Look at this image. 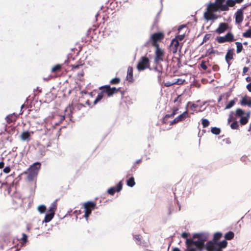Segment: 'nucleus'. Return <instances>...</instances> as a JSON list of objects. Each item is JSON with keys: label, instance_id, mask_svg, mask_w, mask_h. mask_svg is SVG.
<instances>
[{"label": "nucleus", "instance_id": "1", "mask_svg": "<svg viewBox=\"0 0 251 251\" xmlns=\"http://www.w3.org/2000/svg\"><path fill=\"white\" fill-rule=\"evenodd\" d=\"M208 238L206 233H196L193 235L192 238L187 239L185 242V251H203L205 248V242Z\"/></svg>", "mask_w": 251, "mask_h": 251}, {"label": "nucleus", "instance_id": "2", "mask_svg": "<svg viewBox=\"0 0 251 251\" xmlns=\"http://www.w3.org/2000/svg\"><path fill=\"white\" fill-rule=\"evenodd\" d=\"M41 166L40 163L35 162L29 167L27 170V172L25 173L27 174V178L29 181H33L37 177Z\"/></svg>", "mask_w": 251, "mask_h": 251}, {"label": "nucleus", "instance_id": "3", "mask_svg": "<svg viewBox=\"0 0 251 251\" xmlns=\"http://www.w3.org/2000/svg\"><path fill=\"white\" fill-rule=\"evenodd\" d=\"M165 34L163 32H158L152 34L147 44H151L154 48L159 47V43L164 38Z\"/></svg>", "mask_w": 251, "mask_h": 251}, {"label": "nucleus", "instance_id": "4", "mask_svg": "<svg viewBox=\"0 0 251 251\" xmlns=\"http://www.w3.org/2000/svg\"><path fill=\"white\" fill-rule=\"evenodd\" d=\"M235 115L236 117H240L239 123L241 126L246 125L250 117V113H245V111L241 108H237L235 111Z\"/></svg>", "mask_w": 251, "mask_h": 251}, {"label": "nucleus", "instance_id": "5", "mask_svg": "<svg viewBox=\"0 0 251 251\" xmlns=\"http://www.w3.org/2000/svg\"><path fill=\"white\" fill-rule=\"evenodd\" d=\"M120 88H116V87H111L109 85H105L102 86L99 88L101 90L100 92L104 95L105 94L108 97H111L114 94H116L119 91Z\"/></svg>", "mask_w": 251, "mask_h": 251}, {"label": "nucleus", "instance_id": "6", "mask_svg": "<svg viewBox=\"0 0 251 251\" xmlns=\"http://www.w3.org/2000/svg\"><path fill=\"white\" fill-rule=\"evenodd\" d=\"M84 208V217L87 219L91 215L92 211L97 208L96 203L94 201H88L83 204Z\"/></svg>", "mask_w": 251, "mask_h": 251}, {"label": "nucleus", "instance_id": "7", "mask_svg": "<svg viewBox=\"0 0 251 251\" xmlns=\"http://www.w3.org/2000/svg\"><path fill=\"white\" fill-rule=\"evenodd\" d=\"M216 41L219 44L225 42H232L235 41L233 34L231 32H227L224 36H217Z\"/></svg>", "mask_w": 251, "mask_h": 251}, {"label": "nucleus", "instance_id": "8", "mask_svg": "<svg viewBox=\"0 0 251 251\" xmlns=\"http://www.w3.org/2000/svg\"><path fill=\"white\" fill-rule=\"evenodd\" d=\"M150 60L147 56H143L139 61L137 68L139 71H143L150 67Z\"/></svg>", "mask_w": 251, "mask_h": 251}, {"label": "nucleus", "instance_id": "9", "mask_svg": "<svg viewBox=\"0 0 251 251\" xmlns=\"http://www.w3.org/2000/svg\"><path fill=\"white\" fill-rule=\"evenodd\" d=\"M189 117V114L187 111H185L180 115L177 116L173 121L170 122V125L172 126L180 122L184 121L187 118Z\"/></svg>", "mask_w": 251, "mask_h": 251}, {"label": "nucleus", "instance_id": "10", "mask_svg": "<svg viewBox=\"0 0 251 251\" xmlns=\"http://www.w3.org/2000/svg\"><path fill=\"white\" fill-rule=\"evenodd\" d=\"M155 56L154 58V61L155 62H159L163 61V58L164 56V51L159 48V47L158 48H155Z\"/></svg>", "mask_w": 251, "mask_h": 251}, {"label": "nucleus", "instance_id": "11", "mask_svg": "<svg viewBox=\"0 0 251 251\" xmlns=\"http://www.w3.org/2000/svg\"><path fill=\"white\" fill-rule=\"evenodd\" d=\"M245 7L238 9L235 14V22L237 24L241 23L244 19L243 9Z\"/></svg>", "mask_w": 251, "mask_h": 251}, {"label": "nucleus", "instance_id": "12", "mask_svg": "<svg viewBox=\"0 0 251 251\" xmlns=\"http://www.w3.org/2000/svg\"><path fill=\"white\" fill-rule=\"evenodd\" d=\"M179 47L178 40L176 39H173L170 45V50L174 54L177 52L178 48Z\"/></svg>", "mask_w": 251, "mask_h": 251}, {"label": "nucleus", "instance_id": "13", "mask_svg": "<svg viewBox=\"0 0 251 251\" xmlns=\"http://www.w3.org/2000/svg\"><path fill=\"white\" fill-rule=\"evenodd\" d=\"M123 184L122 181H120L116 187H111L108 190V193L111 195H113L115 192H119L122 189Z\"/></svg>", "mask_w": 251, "mask_h": 251}, {"label": "nucleus", "instance_id": "14", "mask_svg": "<svg viewBox=\"0 0 251 251\" xmlns=\"http://www.w3.org/2000/svg\"><path fill=\"white\" fill-rule=\"evenodd\" d=\"M233 55H234V49H228L227 51L226 54L225 59L229 66L231 65L230 60L233 59Z\"/></svg>", "mask_w": 251, "mask_h": 251}, {"label": "nucleus", "instance_id": "15", "mask_svg": "<svg viewBox=\"0 0 251 251\" xmlns=\"http://www.w3.org/2000/svg\"><path fill=\"white\" fill-rule=\"evenodd\" d=\"M215 243L216 242L212 241H208L205 245V248L207 251H217V247Z\"/></svg>", "mask_w": 251, "mask_h": 251}, {"label": "nucleus", "instance_id": "16", "mask_svg": "<svg viewBox=\"0 0 251 251\" xmlns=\"http://www.w3.org/2000/svg\"><path fill=\"white\" fill-rule=\"evenodd\" d=\"M228 29V24L226 23H220L218 27L215 30L218 34H222L225 32Z\"/></svg>", "mask_w": 251, "mask_h": 251}, {"label": "nucleus", "instance_id": "17", "mask_svg": "<svg viewBox=\"0 0 251 251\" xmlns=\"http://www.w3.org/2000/svg\"><path fill=\"white\" fill-rule=\"evenodd\" d=\"M182 102V99L181 98V95L178 96L174 100V102H177V106L174 107L173 108L172 113L174 114V115H176L178 113V111L179 110L178 107L180 106V104Z\"/></svg>", "mask_w": 251, "mask_h": 251}, {"label": "nucleus", "instance_id": "18", "mask_svg": "<svg viewBox=\"0 0 251 251\" xmlns=\"http://www.w3.org/2000/svg\"><path fill=\"white\" fill-rule=\"evenodd\" d=\"M217 247V251H223L222 249L226 248L227 245V242L226 240H224L221 242H216Z\"/></svg>", "mask_w": 251, "mask_h": 251}, {"label": "nucleus", "instance_id": "19", "mask_svg": "<svg viewBox=\"0 0 251 251\" xmlns=\"http://www.w3.org/2000/svg\"><path fill=\"white\" fill-rule=\"evenodd\" d=\"M17 115L15 113H13L7 115L5 118V120L7 124H10L12 123L15 122L17 120Z\"/></svg>", "mask_w": 251, "mask_h": 251}, {"label": "nucleus", "instance_id": "20", "mask_svg": "<svg viewBox=\"0 0 251 251\" xmlns=\"http://www.w3.org/2000/svg\"><path fill=\"white\" fill-rule=\"evenodd\" d=\"M62 65L57 64L52 67L51 72L55 75L54 77H56V75L62 71Z\"/></svg>", "mask_w": 251, "mask_h": 251}, {"label": "nucleus", "instance_id": "21", "mask_svg": "<svg viewBox=\"0 0 251 251\" xmlns=\"http://www.w3.org/2000/svg\"><path fill=\"white\" fill-rule=\"evenodd\" d=\"M240 103L243 106L248 105L249 107H251V100L250 98L246 96L242 98Z\"/></svg>", "mask_w": 251, "mask_h": 251}, {"label": "nucleus", "instance_id": "22", "mask_svg": "<svg viewBox=\"0 0 251 251\" xmlns=\"http://www.w3.org/2000/svg\"><path fill=\"white\" fill-rule=\"evenodd\" d=\"M126 79L129 82L133 81V68L129 66L127 68Z\"/></svg>", "mask_w": 251, "mask_h": 251}, {"label": "nucleus", "instance_id": "23", "mask_svg": "<svg viewBox=\"0 0 251 251\" xmlns=\"http://www.w3.org/2000/svg\"><path fill=\"white\" fill-rule=\"evenodd\" d=\"M204 16L207 20H210L214 18V14L213 12L207 10L204 14Z\"/></svg>", "mask_w": 251, "mask_h": 251}, {"label": "nucleus", "instance_id": "24", "mask_svg": "<svg viewBox=\"0 0 251 251\" xmlns=\"http://www.w3.org/2000/svg\"><path fill=\"white\" fill-rule=\"evenodd\" d=\"M207 10L213 12L218 10V7L215 2L210 3V4L208 6Z\"/></svg>", "mask_w": 251, "mask_h": 251}, {"label": "nucleus", "instance_id": "25", "mask_svg": "<svg viewBox=\"0 0 251 251\" xmlns=\"http://www.w3.org/2000/svg\"><path fill=\"white\" fill-rule=\"evenodd\" d=\"M134 239L136 241V244L144 246V247H147L148 246L146 245H145L143 243H142L141 242V236L140 235H134Z\"/></svg>", "mask_w": 251, "mask_h": 251}, {"label": "nucleus", "instance_id": "26", "mask_svg": "<svg viewBox=\"0 0 251 251\" xmlns=\"http://www.w3.org/2000/svg\"><path fill=\"white\" fill-rule=\"evenodd\" d=\"M30 136V134L28 131H24L21 135V139L23 141H25L29 139Z\"/></svg>", "mask_w": 251, "mask_h": 251}, {"label": "nucleus", "instance_id": "27", "mask_svg": "<svg viewBox=\"0 0 251 251\" xmlns=\"http://www.w3.org/2000/svg\"><path fill=\"white\" fill-rule=\"evenodd\" d=\"M57 208V202L56 201H54L51 203L50 206L49 208V211L50 213H53V214H55V212Z\"/></svg>", "mask_w": 251, "mask_h": 251}, {"label": "nucleus", "instance_id": "28", "mask_svg": "<svg viewBox=\"0 0 251 251\" xmlns=\"http://www.w3.org/2000/svg\"><path fill=\"white\" fill-rule=\"evenodd\" d=\"M222 237V233L220 232H216L214 234L213 238V242H217Z\"/></svg>", "mask_w": 251, "mask_h": 251}, {"label": "nucleus", "instance_id": "29", "mask_svg": "<svg viewBox=\"0 0 251 251\" xmlns=\"http://www.w3.org/2000/svg\"><path fill=\"white\" fill-rule=\"evenodd\" d=\"M54 215V214H53V213H50H50L46 214L45 217L44 221L46 223L49 222L53 218Z\"/></svg>", "mask_w": 251, "mask_h": 251}, {"label": "nucleus", "instance_id": "30", "mask_svg": "<svg viewBox=\"0 0 251 251\" xmlns=\"http://www.w3.org/2000/svg\"><path fill=\"white\" fill-rule=\"evenodd\" d=\"M236 45V53H240L243 50L242 44L239 42H235Z\"/></svg>", "mask_w": 251, "mask_h": 251}, {"label": "nucleus", "instance_id": "31", "mask_svg": "<svg viewBox=\"0 0 251 251\" xmlns=\"http://www.w3.org/2000/svg\"><path fill=\"white\" fill-rule=\"evenodd\" d=\"M73 109L72 105H68L65 110V115L70 116L72 114Z\"/></svg>", "mask_w": 251, "mask_h": 251}, {"label": "nucleus", "instance_id": "32", "mask_svg": "<svg viewBox=\"0 0 251 251\" xmlns=\"http://www.w3.org/2000/svg\"><path fill=\"white\" fill-rule=\"evenodd\" d=\"M103 97V95L101 93H99L96 97V99L93 102L94 105H96L97 104L99 101H100L102 99Z\"/></svg>", "mask_w": 251, "mask_h": 251}, {"label": "nucleus", "instance_id": "33", "mask_svg": "<svg viewBox=\"0 0 251 251\" xmlns=\"http://www.w3.org/2000/svg\"><path fill=\"white\" fill-rule=\"evenodd\" d=\"M234 236V234L232 231H229L227 232L225 235V238L226 240H231L233 238Z\"/></svg>", "mask_w": 251, "mask_h": 251}, {"label": "nucleus", "instance_id": "34", "mask_svg": "<svg viewBox=\"0 0 251 251\" xmlns=\"http://www.w3.org/2000/svg\"><path fill=\"white\" fill-rule=\"evenodd\" d=\"M126 184L129 187H133L135 184L134 177L131 176L128 179H127Z\"/></svg>", "mask_w": 251, "mask_h": 251}, {"label": "nucleus", "instance_id": "35", "mask_svg": "<svg viewBox=\"0 0 251 251\" xmlns=\"http://www.w3.org/2000/svg\"><path fill=\"white\" fill-rule=\"evenodd\" d=\"M243 36L245 38L251 37V26L246 32L243 33Z\"/></svg>", "mask_w": 251, "mask_h": 251}, {"label": "nucleus", "instance_id": "36", "mask_svg": "<svg viewBox=\"0 0 251 251\" xmlns=\"http://www.w3.org/2000/svg\"><path fill=\"white\" fill-rule=\"evenodd\" d=\"M211 131L214 134L219 135L221 132V130L219 128L213 127L211 128Z\"/></svg>", "mask_w": 251, "mask_h": 251}, {"label": "nucleus", "instance_id": "37", "mask_svg": "<svg viewBox=\"0 0 251 251\" xmlns=\"http://www.w3.org/2000/svg\"><path fill=\"white\" fill-rule=\"evenodd\" d=\"M230 127L232 129H239V125L237 121H234L231 125Z\"/></svg>", "mask_w": 251, "mask_h": 251}, {"label": "nucleus", "instance_id": "38", "mask_svg": "<svg viewBox=\"0 0 251 251\" xmlns=\"http://www.w3.org/2000/svg\"><path fill=\"white\" fill-rule=\"evenodd\" d=\"M121 79L119 77H115L111 79L110 81V83L112 85H115L119 84L120 82Z\"/></svg>", "mask_w": 251, "mask_h": 251}, {"label": "nucleus", "instance_id": "39", "mask_svg": "<svg viewBox=\"0 0 251 251\" xmlns=\"http://www.w3.org/2000/svg\"><path fill=\"white\" fill-rule=\"evenodd\" d=\"M184 81V80H182L181 79H177L176 81H175V82L172 83H170V84H167V85H166L167 86H171L173 84H182L183 83Z\"/></svg>", "mask_w": 251, "mask_h": 251}, {"label": "nucleus", "instance_id": "40", "mask_svg": "<svg viewBox=\"0 0 251 251\" xmlns=\"http://www.w3.org/2000/svg\"><path fill=\"white\" fill-rule=\"evenodd\" d=\"M209 122L206 119H202L201 120V124L203 127H206L209 125Z\"/></svg>", "mask_w": 251, "mask_h": 251}, {"label": "nucleus", "instance_id": "41", "mask_svg": "<svg viewBox=\"0 0 251 251\" xmlns=\"http://www.w3.org/2000/svg\"><path fill=\"white\" fill-rule=\"evenodd\" d=\"M220 9L221 11H227L229 8L227 4H222L220 6L218 7V10Z\"/></svg>", "mask_w": 251, "mask_h": 251}, {"label": "nucleus", "instance_id": "42", "mask_svg": "<svg viewBox=\"0 0 251 251\" xmlns=\"http://www.w3.org/2000/svg\"><path fill=\"white\" fill-rule=\"evenodd\" d=\"M235 1L234 0H227L226 1V4L228 7H233L235 5Z\"/></svg>", "mask_w": 251, "mask_h": 251}, {"label": "nucleus", "instance_id": "43", "mask_svg": "<svg viewBox=\"0 0 251 251\" xmlns=\"http://www.w3.org/2000/svg\"><path fill=\"white\" fill-rule=\"evenodd\" d=\"M235 101L234 100H230L228 104L226 105V109H229L231 108L234 104H235Z\"/></svg>", "mask_w": 251, "mask_h": 251}, {"label": "nucleus", "instance_id": "44", "mask_svg": "<svg viewBox=\"0 0 251 251\" xmlns=\"http://www.w3.org/2000/svg\"><path fill=\"white\" fill-rule=\"evenodd\" d=\"M38 210L40 213H43L45 212L46 207L44 205H41L38 206Z\"/></svg>", "mask_w": 251, "mask_h": 251}, {"label": "nucleus", "instance_id": "45", "mask_svg": "<svg viewBox=\"0 0 251 251\" xmlns=\"http://www.w3.org/2000/svg\"><path fill=\"white\" fill-rule=\"evenodd\" d=\"M21 240L24 243H26L27 242V236L25 233H23Z\"/></svg>", "mask_w": 251, "mask_h": 251}, {"label": "nucleus", "instance_id": "46", "mask_svg": "<svg viewBox=\"0 0 251 251\" xmlns=\"http://www.w3.org/2000/svg\"><path fill=\"white\" fill-rule=\"evenodd\" d=\"M211 37V35L210 34H206L203 37V43L206 42L207 41H208Z\"/></svg>", "mask_w": 251, "mask_h": 251}, {"label": "nucleus", "instance_id": "47", "mask_svg": "<svg viewBox=\"0 0 251 251\" xmlns=\"http://www.w3.org/2000/svg\"><path fill=\"white\" fill-rule=\"evenodd\" d=\"M184 37H185V33H183V34H180V35H177L176 37V39H178L180 41H182V40L184 39Z\"/></svg>", "mask_w": 251, "mask_h": 251}, {"label": "nucleus", "instance_id": "48", "mask_svg": "<svg viewBox=\"0 0 251 251\" xmlns=\"http://www.w3.org/2000/svg\"><path fill=\"white\" fill-rule=\"evenodd\" d=\"M201 67L204 70H206L207 69V67L205 64V62L203 60L201 61Z\"/></svg>", "mask_w": 251, "mask_h": 251}, {"label": "nucleus", "instance_id": "49", "mask_svg": "<svg viewBox=\"0 0 251 251\" xmlns=\"http://www.w3.org/2000/svg\"><path fill=\"white\" fill-rule=\"evenodd\" d=\"M10 171L11 169L9 166H6L3 170V172L5 174H8L9 173H10Z\"/></svg>", "mask_w": 251, "mask_h": 251}, {"label": "nucleus", "instance_id": "50", "mask_svg": "<svg viewBox=\"0 0 251 251\" xmlns=\"http://www.w3.org/2000/svg\"><path fill=\"white\" fill-rule=\"evenodd\" d=\"M225 0H216L215 3L217 4L218 7L220 6L225 2Z\"/></svg>", "mask_w": 251, "mask_h": 251}, {"label": "nucleus", "instance_id": "51", "mask_svg": "<svg viewBox=\"0 0 251 251\" xmlns=\"http://www.w3.org/2000/svg\"><path fill=\"white\" fill-rule=\"evenodd\" d=\"M198 107V105L197 104L192 103L191 105L190 106V108L192 111H195L196 108Z\"/></svg>", "mask_w": 251, "mask_h": 251}, {"label": "nucleus", "instance_id": "52", "mask_svg": "<svg viewBox=\"0 0 251 251\" xmlns=\"http://www.w3.org/2000/svg\"><path fill=\"white\" fill-rule=\"evenodd\" d=\"M189 235V233L186 232H183L181 234V237L183 238H187Z\"/></svg>", "mask_w": 251, "mask_h": 251}, {"label": "nucleus", "instance_id": "53", "mask_svg": "<svg viewBox=\"0 0 251 251\" xmlns=\"http://www.w3.org/2000/svg\"><path fill=\"white\" fill-rule=\"evenodd\" d=\"M175 115H174V114H173L172 113L170 114H166L165 116H164V119L165 120H167V119L168 118H172Z\"/></svg>", "mask_w": 251, "mask_h": 251}, {"label": "nucleus", "instance_id": "54", "mask_svg": "<svg viewBox=\"0 0 251 251\" xmlns=\"http://www.w3.org/2000/svg\"><path fill=\"white\" fill-rule=\"evenodd\" d=\"M214 71H218L219 70V66L218 65H214L212 67Z\"/></svg>", "mask_w": 251, "mask_h": 251}, {"label": "nucleus", "instance_id": "55", "mask_svg": "<svg viewBox=\"0 0 251 251\" xmlns=\"http://www.w3.org/2000/svg\"><path fill=\"white\" fill-rule=\"evenodd\" d=\"M4 167V162L3 161V158H2L1 161H0V169H2Z\"/></svg>", "mask_w": 251, "mask_h": 251}, {"label": "nucleus", "instance_id": "56", "mask_svg": "<svg viewBox=\"0 0 251 251\" xmlns=\"http://www.w3.org/2000/svg\"><path fill=\"white\" fill-rule=\"evenodd\" d=\"M81 65L80 64H77V65H72V69H77L79 68V66Z\"/></svg>", "mask_w": 251, "mask_h": 251}, {"label": "nucleus", "instance_id": "57", "mask_svg": "<svg viewBox=\"0 0 251 251\" xmlns=\"http://www.w3.org/2000/svg\"><path fill=\"white\" fill-rule=\"evenodd\" d=\"M186 27V25H181L180 26H179V27H178V30L179 31V32H180V31L181 30V29H182V28H184Z\"/></svg>", "mask_w": 251, "mask_h": 251}, {"label": "nucleus", "instance_id": "58", "mask_svg": "<svg viewBox=\"0 0 251 251\" xmlns=\"http://www.w3.org/2000/svg\"><path fill=\"white\" fill-rule=\"evenodd\" d=\"M155 70L157 71L158 77H160L162 75V72L159 70H157L156 68H155Z\"/></svg>", "mask_w": 251, "mask_h": 251}, {"label": "nucleus", "instance_id": "59", "mask_svg": "<svg viewBox=\"0 0 251 251\" xmlns=\"http://www.w3.org/2000/svg\"><path fill=\"white\" fill-rule=\"evenodd\" d=\"M247 89H248V90L251 92V82L249 83L247 85Z\"/></svg>", "mask_w": 251, "mask_h": 251}, {"label": "nucleus", "instance_id": "60", "mask_svg": "<svg viewBox=\"0 0 251 251\" xmlns=\"http://www.w3.org/2000/svg\"><path fill=\"white\" fill-rule=\"evenodd\" d=\"M249 68L247 67H244L243 69V73L246 74L248 71Z\"/></svg>", "mask_w": 251, "mask_h": 251}, {"label": "nucleus", "instance_id": "61", "mask_svg": "<svg viewBox=\"0 0 251 251\" xmlns=\"http://www.w3.org/2000/svg\"><path fill=\"white\" fill-rule=\"evenodd\" d=\"M53 77V76L51 75H49L48 77L47 78H45L44 77V79L46 81H48L49 80H50V79H51Z\"/></svg>", "mask_w": 251, "mask_h": 251}, {"label": "nucleus", "instance_id": "62", "mask_svg": "<svg viewBox=\"0 0 251 251\" xmlns=\"http://www.w3.org/2000/svg\"><path fill=\"white\" fill-rule=\"evenodd\" d=\"M85 104L87 105H88L89 106L91 107V102L89 100H87L85 102Z\"/></svg>", "mask_w": 251, "mask_h": 251}, {"label": "nucleus", "instance_id": "63", "mask_svg": "<svg viewBox=\"0 0 251 251\" xmlns=\"http://www.w3.org/2000/svg\"><path fill=\"white\" fill-rule=\"evenodd\" d=\"M142 162V159H138L137 160H136V161L135 162V165L136 164H139V163H140L141 162Z\"/></svg>", "mask_w": 251, "mask_h": 251}, {"label": "nucleus", "instance_id": "64", "mask_svg": "<svg viewBox=\"0 0 251 251\" xmlns=\"http://www.w3.org/2000/svg\"><path fill=\"white\" fill-rule=\"evenodd\" d=\"M172 251H180V250L178 248H175L173 249Z\"/></svg>", "mask_w": 251, "mask_h": 251}]
</instances>
